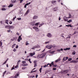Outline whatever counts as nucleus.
<instances>
[{"label": "nucleus", "instance_id": "obj_1", "mask_svg": "<svg viewBox=\"0 0 78 78\" xmlns=\"http://www.w3.org/2000/svg\"><path fill=\"white\" fill-rule=\"evenodd\" d=\"M48 65H49V67H51V66H52H52H53L54 67H57V65H54V63H53V62H52L51 64L48 63L47 65V67H49V66H48Z\"/></svg>", "mask_w": 78, "mask_h": 78}, {"label": "nucleus", "instance_id": "obj_2", "mask_svg": "<svg viewBox=\"0 0 78 78\" xmlns=\"http://www.w3.org/2000/svg\"><path fill=\"white\" fill-rule=\"evenodd\" d=\"M41 68H40L39 69V71H40V73H41V71H42V68H43V67H43V68L46 67H47V65H45L44 66H41Z\"/></svg>", "mask_w": 78, "mask_h": 78}, {"label": "nucleus", "instance_id": "obj_3", "mask_svg": "<svg viewBox=\"0 0 78 78\" xmlns=\"http://www.w3.org/2000/svg\"><path fill=\"white\" fill-rule=\"evenodd\" d=\"M46 48H48V49H51V48H52V45H48L46 46Z\"/></svg>", "mask_w": 78, "mask_h": 78}, {"label": "nucleus", "instance_id": "obj_4", "mask_svg": "<svg viewBox=\"0 0 78 78\" xmlns=\"http://www.w3.org/2000/svg\"><path fill=\"white\" fill-rule=\"evenodd\" d=\"M33 29L36 30V31H39V29L37 27H34L33 28Z\"/></svg>", "mask_w": 78, "mask_h": 78}, {"label": "nucleus", "instance_id": "obj_5", "mask_svg": "<svg viewBox=\"0 0 78 78\" xmlns=\"http://www.w3.org/2000/svg\"><path fill=\"white\" fill-rule=\"evenodd\" d=\"M58 10V7H56L53 9V11H56Z\"/></svg>", "mask_w": 78, "mask_h": 78}, {"label": "nucleus", "instance_id": "obj_6", "mask_svg": "<svg viewBox=\"0 0 78 78\" xmlns=\"http://www.w3.org/2000/svg\"><path fill=\"white\" fill-rule=\"evenodd\" d=\"M78 62V60H72L70 62L71 63H77V62Z\"/></svg>", "mask_w": 78, "mask_h": 78}, {"label": "nucleus", "instance_id": "obj_7", "mask_svg": "<svg viewBox=\"0 0 78 78\" xmlns=\"http://www.w3.org/2000/svg\"><path fill=\"white\" fill-rule=\"evenodd\" d=\"M22 35L18 37V39H17L18 42H20V40H22V38H21V36Z\"/></svg>", "mask_w": 78, "mask_h": 78}, {"label": "nucleus", "instance_id": "obj_8", "mask_svg": "<svg viewBox=\"0 0 78 78\" xmlns=\"http://www.w3.org/2000/svg\"><path fill=\"white\" fill-rule=\"evenodd\" d=\"M34 23H35V21H33V22L30 23V25H32V26H34Z\"/></svg>", "mask_w": 78, "mask_h": 78}, {"label": "nucleus", "instance_id": "obj_9", "mask_svg": "<svg viewBox=\"0 0 78 78\" xmlns=\"http://www.w3.org/2000/svg\"><path fill=\"white\" fill-rule=\"evenodd\" d=\"M47 36L48 37H51L52 36V35L50 34V33H48L47 34Z\"/></svg>", "mask_w": 78, "mask_h": 78}, {"label": "nucleus", "instance_id": "obj_10", "mask_svg": "<svg viewBox=\"0 0 78 78\" xmlns=\"http://www.w3.org/2000/svg\"><path fill=\"white\" fill-rule=\"evenodd\" d=\"M56 0H53L51 1V3L53 5H55L56 3Z\"/></svg>", "mask_w": 78, "mask_h": 78}, {"label": "nucleus", "instance_id": "obj_11", "mask_svg": "<svg viewBox=\"0 0 78 78\" xmlns=\"http://www.w3.org/2000/svg\"><path fill=\"white\" fill-rule=\"evenodd\" d=\"M29 12L30 11H29V9L27 10L26 13L24 14V16H27V14L29 13Z\"/></svg>", "mask_w": 78, "mask_h": 78}, {"label": "nucleus", "instance_id": "obj_12", "mask_svg": "<svg viewBox=\"0 0 78 78\" xmlns=\"http://www.w3.org/2000/svg\"><path fill=\"white\" fill-rule=\"evenodd\" d=\"M62 73H64V74H66V73H68V71L66 70L62 72Z\"/></svg>", "mask_w": 78, "mask_h": 78}, {"label": "nucleus", "instance_id": "obj_13", "mask_svg": "<svg viewBox=\"0 0 78 78\" xmlns=\"http://www.w3.org/2000/svg\"><path fill=\"white\" fill-rule=\"evenodd\" d=\"M70 49V48H66V49L64 48V51H66L67 50H69Z\"/></svg>", "mask_w": 78, "mask_h": 78}, {"label": "nucleus", "instance_id": "obj_14", "mask_svg": "<svg viewBox=\"0 0 78 78\" xmlns=\"http://www.w3.org/2000/svg\"><path fill=\"white\" fill-rule=\"evenodd\" d=\"M61 61V59L58 58V59L55 61V62H59Z\"/></svg>", "mask_w": 78, "mask_h": 78}, {"label": "nucleus", "instance_id": "obj_15", "mask_svg": "<svg viewBox=\"0 0 78 78\" xmlns=\"http://www.w3.org/2000/svg\"><path fill=\"white\" fill-rule=\"evenodd\" d=\"M14 28V27L13 26H9V29H13V28Z\"/></svg>", "mask_w": 78, "mask_h": 78}, {"label": "nucleus", "instance_id": "obj_16", "mask_svg": "<svg viewBox=\"0 0 78 78\" xmlns=\"http://www.w3.org/2000/svg\"><path fill=\"white\" fill-rule=\"evenodd\" d=\"M30 55L31 56H33V55H35V52H34L33 53H30Z\"/></svg>", "mask_w": 78, "mask_h": 78}, {"label": "nucleus", "instance_id": "obj_17", "mask_svg": "<svg viewBox=\"0 0 78 78\" xmlns=\"http://www.w3.org/2000/svg\"><path fill=\"white\" fill-rule=\"evenodd\" d=\"M8 20H5V23H6V24H7V25H8L9 24V23H8Z\"/></svg>", "mask_w": 78, "mask_h": 78}, {"label": "nucleus", "instance_id": "obj_18", "mask_svg": "<svg viewBox=\"0 0 78 78\" xmlns=\"http://www.w3.org/2000/svg\"><path fill=\"white\" fill-rule=\"evenodd\" d=\"M57 51L58 52L61 51H63V49L62 48L60 49H57Z\"/></svg>", "mask_w": 78, "mask_h": 78}, {"label": "nucleus", "instance_id": "obj_19", "mask_svg": "<svg viewBox=\"0 0 78 78\" xmlns=\"http://www.w3.org/2000/svg\"><path fill=\"white\" fill-rule=\"evenodd\" d=\"M16 0H11V2L12 3H16Z\"/></svg>", "mask_w": 78, "mask_h": 78}, {"label": "nucleus", "instance_id": "obj_20", "mask_svg": "<svg viewBox=\"0 0 78 78\" xmlns=\"http://www.w3.org/2000/svg\"><path fill=\"white\" fill-rule=\"evenodd\" d=\"M63 19H64V21H65V22H67V21L68 20V19H67L65 17H64Z\"/></svg>", "mask_w": 78, "mask_h": 78}, {"label": "nucleus", "instance_id": "obj_21", "mask_svg": "<svg viewBox=\"0 0 78 78\" xmlns=\"http://www.w3.org/2000/svg\"><path fill=\"white\" fill-rule=\"evenodd\" d=\"M69 17L67 18L66 17V18H67L68 19H69V18H71L72 17V16H71V14L70 13H69Z\"/></svg>", "mask_w": 78, "mask_h": 78}, {"label": "nucleus", "instance_id": "obj_22", "mask_svg": "<svg viewBox=\"0 0 78 78\" xmlns=\"http://www.w3.org/2000/svg\"><path fill=\"white\" fill-rule=\"evenodd\" d=\"M19 74H17L16 75H15V76L13 77V78H17V76H19Z\"/></svg>", "mask_w": 78, "mask_h": 78}, {"label": "nucleus", "instance_id": "obj_23", "mask_svg": "<svg viewBox=\"0 0 78 78\" xmlns=\"http://www.w3.org/2000/svg\"><path fill=\"white\" fill-rule=\"evenodd\" d=\"M23 66V67H25V66H28V64L27 63H25L22 65Z\"/></svg>", "mask_w": 78, "mask_h": 78}, {"label": "nucleus", "instance_id": "obj_24", "mask_svg": "<svg viewBox=\"0 0 78 78\" xmlns=\"http://www.w3.org/2000/svg\"><path fill=\"white\" fill-rule=\"evenodd\" d=\"M66 27H72V26L71 25H66Z\"/></svg>", "mask_w": 78, "mask_h": 78}, {"label": "nucleus", "instance_id": "obj_25", "mask_svg": "<svg viewBox=\"0 0 78 78\" xmlns=\"http://www.w3.org/2000/svg\"><path fill=\"white\" fill-rule=\"evenodd\" d=\"M13 6H14V5L13 4H11L8 6V7H9V8H10V7H12Z\"/></svg>", "mask_w": 78, "mask_h": 78}, {"label": "nucleus", "instance_id": "obj_26", "mask_svg": "<svg viewBox=\"0 0 78 78\" xmlns=\"http://www.w3.org/2000/svg\"><path fill=\"white\" fill-rule=\"evenodd\" d=\"M37 16H34L33 18V19H37Z\"/></svg>", "mask_w": 78, "mask_h": 78}, {"label": "nucleus", "instance_id": "obj_27", "mask_svg": "<svg viewBox=\"0 0 78 78\" xmlns=\"http://www.w3.org/2000/svg\"><path fill=\"white\" fill-rule=\"evenodd\" d=\"M34 47L35 48H39V46L38 45H37L34 46Z\"/></svg>", "mask_w": 78, "mask_h": 78}, {"label": "nucleus", "instance_id": "obj_28", "mask_svg": "<svg viewBox=\"0 0 78 78\" xmlns=\"http://www.w3.org/2000/svg\"><path fill=\"white\" fill-rule=\"evenodd\" d=\"M74 52H73L72 53V55H75V53H76V52H75V51H73Z\"/></svg>", "mask_w": 78, "mask_h": 78}, {"label": "nucleus", "instance_id": "obj_29", "mask_svg": "<svg viewBox=\"0 0 78 78\" xmlns=\"http://www.w3.org/2000/svg\"><path fill=\"white\" fill-rule=\"evenodd\" d=\"M66 60V57L63 58V61H65Z\"/></svg>", "mask_w": 78, "mask_h": 78}, {"label": "nucleus", "instance_id": "obj_30", "mask_svg": "<svg viewBox=\"0 0 78 78\" xmlns=\"http://www.w3.org/2000/svg\"><path fill=\"white\" fill-rule=\"evenodd\" d=\"M55 51H53L50 52V53H51V54H53L54 53H55Z\"/></svg>", "mask_w": 78, "mask_h": 78}, {"label": "nucleus", "instance_id": "obj_31", "mask_svg": "<svg viewBox=\"0 0 78 78\" xmlns=\"http://www.w3.org/2000/svg\"><path fill=\"white\" fill-rule=\"evenodd\" d=\"M16 45V44H13L12 47V48H14V47H15V45Z\"/></svg>", "mask_w": 78, "mask_h": 78}, {"label": "nucleus", "instance_id": "obj_32", "mask_svg": "<svg viewBox=\"0 0 78 78\" xmlns=\"http://www.w3.org/2000/svg\"><path fill=\"white\" fill-rule=\"evenodd\" d=\"M9 26H8V25H7V26H6L5 27V28H9Z\"/></svg>", "mask_w": 78, "mask_h": 78}, {"label": "nucleus", "instance_id": "obj_33", "mask_svg": "<svg viewBox=\"0 0 78 78\" xmlns=\"http://www.w3.org/2000/svg\"><path fill=\"white\" fill-rule=\"evenodd\" d=\"M1 10H2V11H5L6 10V9H5V8H2V9Z\"/></svg>", "mask_w": 78, "mask_h": 78}, {"label": "nucleus", "instance_id": "obj_34", "mask_svg": "<svg viewBox=\"0 0 78 78\" xmlns=\"http://www.w3.org/2000/svg\"><path fill=\"white\" fill-rule=\"evenodd\" d=\"M67 22H68V23H70V22H72V20H70L69 21H68Z\"/></svg>", "mask_w": 78, "mask_h": 78}, {"label": "nucleus", "instance_id": "obj_35", "mask_svg": "<svg viewBox=\"0 0 78 78\" xmlns=\"http://www.w3.org/2000/svg\"><path fill=\"white\" fill-rule=\"evenodd\" d=\"M30 3H31L30 2H29V3H27V4H26V5H27V6H28V5H30Z\"/></svg>", "mask_w": 78, "mask_h": 78}, {"label": "nucleus", "instance_id": "obj_36", "mask_svg": "<svg viewBox=\"0 0 78 78\" xmlns=\"http://www.w3.org/2000/svg\"><path fill=\"white\" fill-rule=\"evenodd\" d=\"M16 18V16H15V17H14L13 18L12 20L13 21H14V20H15V19Z\"/></svg>", "mask_w": 78, "mask_h": 78}, {"label": "nucleus", "instance_id": "obj_37", "mask_svg": "<svg viewBox=\"0 0 78 78\" xmlns=\"http://www.w3.org/2000/svg\"><path fill=\"white\" fill-rule=\"evenodd\" d=\"M72 59L71 58H69L68 59V60L69 61H71Z\"/></svg>", "mask_w": 78, "mask_h": 78}, {"label": "nucleus", "instance_id": "obj_38", "mask_svg": "<svg viewBox=\"0 0 78 78\" xmlns=\"http://www.w3.org/2000/svg\"><path fill=\"white\" fill-rule=\"evenodd\" d=\"M52 47L53 48H55L56 47V46L54 44L52 46Z\"/></svg>", "mask_w": 78, "mask_h": 78}, {"label": "nucleus", "instance_id": "obj_39", "mask_svg": "<svg viewBox=\"0 0 78 78\" xmlns=\"http://www.w3.org/2000/svg\"><path fill=\"white\" fill-rule=\"evenodd\" d=\"M6 73V71H5V72L3 73V76H4V75Z\"/></svg>", "mask_w": 78, "mask_h": 78}, {"label": "nucleus", "instance_id": "obj_40", "mask_svg": "<svg viewBox=\"0 0 78 78\" xmlns=\"http://www.w3.org/2000/svg\"><path fill=\"white\" fill-rule=\"evenodd\" d=\"M8 61V60H6L5 62H4V63L3 64V65L5 64H6V62H7V61Z\"/></svg>", "mask_w": 78, "mask_h": 78}, {"label": "nucleus", "instance_id": "obj_41", "mask_svg": "<svg viewBox=\"0 0 78 78\" xmlns=\"http://www.w3.org/2000/svg\"><path fill=\"white\" fill-rule=\"evenodd\" d=\"M34 67H37V63H34Z\"/></svg>", "mask_w": 78, "mask_h": 78}, {"label": "nucleus", "instance_id": "obj_42", "mask_svg": "<svg viewBox=\"0 0 78 78\" xmlns=\"http://www.w3.org/2000/svg\"><path fill=\"white\" fill-rule=\"evenodd\" d=\"M17 51V49H14L13 50V51H14V52H15V51Z\"/></svg>", "mask_w": 78, "mask_h": 78}, {"label": "nucleus", "instance_id": "obj_43", "mask_svg": "<svg viewBox=\"0 0 78 78\" xmlns=\"http://www.w3.org/2000/svg\"><path fill=\"white\" fill-rule=\"evenodd\" d=\"M2 45V41H0V47H1Z\"/></svg>", "mask_w": 78, "mask_h": 78}, {"label": "nucleus", "instance_id": "obj_44", "mask_svg": "<svg viewBox=\"0 0 78 78\" xmlns=\"http://www.w3.org/2000/svg\"><path fill=\"white\" fill-rule=\"evenodd\" d=\"M39 23H37L35 24V25H39Z\"/></svg>", "mask_w": 78, "mask_h": 78}, {"label": "nucleus", "instance_id": "obj_45", "mask_svg": "<svg viewBox=\"0 0 78 78\" xmlns=\"http://www.w3.org/2000/svg\"><path fill=\"white\" fill-rule=\"evenodd\" d=\"M34 64H36V62H37V60H35L34 61Z\"/></svg>", "mask_w": 78, "mask_h": 78}, {"label": "nucleus", "instance_id": "obj_46", "mask_svg": "<svg viewBox=\"0 0 78 78\" xmlns=\"http://www.w3.org/2000/svg\"><path fill=\"white\" fill-rule=\"evenodd\" d=\"M22 62L23 63V64H25V63H26V61H23Z\"/></svg>", "mask_w": 78, "mask_h": 78}, {"label": "nucleus", "instance_id": "obj_47", "mask_svg": "<svg viewBox=\"0 0 78 78\" xmlns=\"http://www.w3.org/2000/svg\"><path fill=\"white\" fill-rule=\"evenodd\" d=\"M36 72V71H32L30 73H33L34 72Z\"/></svg>", "mask_w": 78, "mask_h": 78}, {"label": "nucleus", "instance_id": "obj_48", "mask_svg": "<svg viewBox=\"0 0 78 78\" xmlns=\"http://www.w3.org/2000/svg\"><path fill=\"white\" fill-rule=\"evenodd\" d=\"M17 20H21V18H17Z\"/></svg>", "mask_w": 78, "mask_h": 78}, {"label": "nucleus", "instance_id": "obj_49", "mask_svg": "<svg viewBox=\"0 0 78 78\" xmlns=\"http://www.w3.org/2000/svg\"><path fill=\"white\" fill-rule=\"evenodd\" d=\"M53 70H56V68H53Z\"/></svg>", "mask_w": 78, "mask_h": 78}, {"label": "nucleus", "instance_id": "obj_50", "mask_svg": "<svg viewBox=\"0 0 78 78\" xmlns=\"http://www.w3.org/2000/svg\"><path fill=\"white\" fill-rule=\"evenodd\" d=\"M12 21H10L9 22V24H12Z\"/></svg>", "mask_w": 78, "mask_h": 78}, {"label": "nucleus", "instance_id": "obj_51", "mask_svg": "<svg viewBox=\"0 0 78 78\" xmlns=\"http://www.w3.org/2000/svg\"><path fill=\"white\" fill-rule=\"evenodd\" d=\"M11 41H14V38L11 39Z\"/></svg>", "mask_w": 78, "mask_h": 78}, {"label": "nucleus", "instance_id": "obj_52", "mask_svg": "<svg viewBox=\"0 0 78 78\" xmlns=\"http://www.w3.org/2000/svg\"><path fill=\"white\" fill-rule=\"evenodd\" d=\"M20 3L22 2V1H23V0H20Z\"/></svg>", "mask_w": 78, "mask_h": 78}, {"label": "nucleus", "instance_id": "obj_53", "mask_svg": "<svg viewBox=\"0 0 78 78\" xmlns=\"http://www.w3.org/2000/svg\"><path fill=\"white\" fill-rule=\"evenodd\" d=\"M44 25V23H42V24H40V25L41 26H42V25Z\"/></svg>", "mask_w": 78, "mask_h": 78}, {"label": "nucleus", "instance_id": "obj_54", "mask_svg": "<svg viewBox=\"0 0 78 78\" xmlns=\"http://www.w3.org/2000/svg\"><path fill=\"white\" fill-rule=\"evenodd\" d=\"M27 5H26V4L24 5V8H27Z\"/></svg>", "mask_w": 78, "mask_h": 78}, {"label": "nucleus", "instance_id": "obj_55", "mask_svg": "<svg viewBox=\"0 0 78 78\" xmlns=\"http://www.w3.org/2000/svg\"><path fill=\"white\" fill-rule=\"evenodd\" d=\"M66 60H67V59L69 58V57H66Z\"/></svg>", "mask_w": 78, "mask_h": 78}, {"label": "nucleus", "instance_id": "obj_56", "mask_svg": "<svg viewBox=\"0 0 78 78\" xmlns=\"http://www.w3.org/2000/svg\"><path fill=\"white\" fill-rule=\"evenodd\" d=\"M26 68H27V67H22V69H26Z\"/></svg>", "mask_w": 78, "mask_h": 78}, {"label": "nucleus", "instance_id": "obj_57", "mask_svg": "<svg viewBox=\"0 0 78 78\" xmlns=\"http://www.w3.org/2000/svg\"><path fill=\"white\" fill-rule=\"evenodd\" d=\"M16 34H17V35H18V36H19V33H18V32H17V33H16Z\"/></svg>", "mask_w": 78, "mask_h": 78}, {"label": "nucleus", "instance_id": "obj_58", "mask_svg": "<svg viewBox=\"0 0 78 78\" xmlns=\"http://www.w3.org/2000/svg\"><path fill=\"white\" fill-rule=\"evenodd\" d=\"M48 43H49V41H47L45 42V44H48Z\"/></svg>", "mask_w": 78, "mask_h": 78}, {"label": "nucleus", "instance_id": "obj_59", "mask_svg": "<svg viewBox=\"0 0 78 78\" xmlns=\"http://www.w3.org/2000/svg\"><path fill=\"white\" fill-rule=\"evenodd\" d=\"M10 31H11V30L9 29V30H8L7 31L8 32H9H9H10Z\"/></svg>", "mask_w": 78, "mask_h": 78}, {"label": "nucleus", "instance_id": "obj_60", "mask_svg": "<svg viewBox=\"0 0 78 78\" xmlns=\"http://www.w3.org/2000/svg\"><path fill=\"white\" fill-rule=\"evenodd\" d=\"M73 47H76V45H74L73 46Z\"/></svg>", "mask_w": 78, "mask_h": 78}, {"label": "nucleus", "instance_id": "obj_61", "mask_svg": "<svg viewBox=\"0 0 78 78\" xmlns=\"http://www.w3.org/2000/svg\"><path fill=\"white\" fill-rule=\"evenodd\" d=\"M0 23H1V24H2V23H3V21H0Z\"/></svg>", "mask_w": 78, "mask_h": 78}, {"label": "nucleus", "instance_id": "obj_62", "mask_svg": "<svg viewBox=\"0 0 78 78\" xmlns=\"http://www.w3.org/2000/svg\"><path fill=\"white\" fill-rule=\"evenodd\" d=\"M34 48H34H34H32L31 49H32V50H35Z\"/></svg>", "mask_w": 78, "mask_h": 78}, {"label": "nucleus", "instance_id": "obj_63", "mask_svg": "<svg viewBox=\"0 0 78 78\" xmlns=\"http://www.w3.org/2000/svg\"><path fill=\"white\" fill-rule=\"evenodd\" d=\"M18 46L17 45L16 46V48H18Z\"/></svg>", "mask_w": 78, "mask_h": 78}, {"label": "nucleus", "instance_id": "obj_64", "mask_svg": "<svg viewBox=\"0 0 78 78\" xmlns=\"http://www.w3.org/2000/svg\"><path fill=\"white\" fill-rule=\"evenodd\" d=\"M37 76H38V75H36V78H37Z\"/></svg>", "mask_w": 78, "mask_h": 78}]
</instances>
